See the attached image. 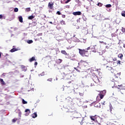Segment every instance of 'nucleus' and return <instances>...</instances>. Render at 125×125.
<instances>
[{
	"instance_id": "obj_4",
	"label": "nucleus",
	"mask_w": 125,
	"mask_h": 125,
	"mask_svg": "<svg viewBox=\"0 0 125 125\" xmlns=\"http://www.w3.org/2000/svg\"><path fill=\"white\" fill-rule=\"evenodd\" d=\"M121 76V73H114V75L112 77L111 81L112 82H118V78Z\"/></svg>"
},
{
	"instance_id": "obj_54",
	"label": "nucleus",
	"mask_w": 125,
	"mask_h": 125,
	"mask_svg": "<svg viewBox=\"0 0 125 125\" xmlns=\"http://www.w3.org/2000/svg\"><path fill=\"white\" fill-rule=\"evenodd\" d=\"M68 83H71V82H68Z\"/></svg>"
},
{
	"instance_id": "obj_42",
	"label": "nucleus",
	"mask_w": 125,
	"mask_h": 125,
	"mask_svg": "<svg viewBox=\"0 0 125 125\" xmlns=\"http://www.w3.org/2000/svg\"><path fill=\"white\" fill-rule=\"evenodd\" d=\"M34 65H35V67H36V66H37V65H38V62H35V63H34Z\"/></svg>"
},
{
	"instance_id": "obj_8",
	"label": "nucleus",
	"mask_w": 125,
	"mask_h": 125,
	"mask_svg": "<svg viewBox=\"0 0 125 125\" xmlns=\"http://www.w3.org/2000/svg\"><path fill=\"white\" fill-rule=\"evenodd\" d=\"M97 118H98V116H97V115L90 116L91 120L92 121H93V122H95V121H97Z\"/></svg>"
},
{
	"instance_id": "obj_50",
	"label": "nucleus",
	"mask_w": 125,
	"mask_h": 125,
	"mask_svg": "<svg viewBox=\"0 0 125 125\" xmlns=\"http://www.w3.org/2000/svg\"><path fill=\"white\" fill-rule=\"evenodd\" d=\"M123 47L125 48V44H124Z\"/></svg>"
},
{
	"instance_id": "obj_58",
	"label": "nucleus",
	"mask_w": 125,
	"mask_h": 125,
	"mask_svg": "<svg viewBox=\"0 0 125 125\" xmlns=\"http://www.w3.org/2000/svg\"><path fill=\"white\" fill-rule=\"evenodd\" d=\"M13 47H14V46H13Z\"/></svg>"
},
{
	"instance_id": "obj_52",
	"label": "nucleus",
	"mask_w": 125,
	"mask_h": 125,
	"mask_svg": "<svg viewBox=\"0 0 125 125\" xmlns=\"http://www.w3.org/2000/svg\"><path fill=\"white\" fill-rule=\"evenodd\" d=\"M34 18V16H32V19H33Z\"/></svg>"
},
{
	"instance_id": "obj_41",
	"label": "nucleus",
	"mask_w": 125,
	"mask_h": 125,
	"mask_svg": "<svg viewBox=\"0 0 125 125\" xmlns=\"http://www.w3.org/2000/svg\"><path fill=\"white\" fill-rule=\"evenodd\" d=\"M28 19H29V20H32V16L28 17Z\"/></svg>"
},
{
	"instance_id": "obj_16",
	"label": "nucleus",
	"mask_w": 125,
	"mask_h": 125,
	"mask_svg": "<svg viewBox=\"0 0 125 125\" xmlns=\"http://www.w3.org/2000/svg\"><path fill=\"white\" fill-rule=\"evenodd\" d=\"M61 53H62V54H64V55H68V53H67L65 50H62Z\"/></svg>"
},
{
	"instance_id": "obj_7",
	"label": "nucleus",
	"mask_w": 125,
	"mask_h": 125,
	"mask_svg": "<svg viewBox=\"0 0 125 125\" xmlns=\"http://www.w3.org/2000/svg\"><path fill=\"white\" fill-rule=\"evenodd\" d=\"M117 88L118 89H120V90L122 89L125 90V84H122L121 85H118Z\"/></svg>"
},
{
	"instance_id": "obj_3",
	"label": "nucleus",
	"mask_w": 125,
	"mask_h": 125,
	"mask_svg": "<svg viewBox=\"0 0 125 125\" xmlns=\"http://www.w3.org/2000/svg\"><path fill=\"white\" fill-rule=\"evenodd\" d=\"M91 78L95 83H98L99 82V79H98V77H97V76H96V75H95V73H92L91 75Z\"/></svg>"
},
{
	"instance_id": "obj_56",
	"label": "nucleus",
	"mask_w": 125,
	"mask_h": 125,
	"mask_svg": "<svg viewBox=\"0 0 125 125\" xmlns=\"http://www.w3.org/2000/svg\"><path fill=\"white\" fill-rule=\"evenodd\" d=\"M34 24H37V23H36V22H34Z\"/></svg>"
},
{
	"instance_id": "obj_2",
	"label": "nucleus",
	"mask_w": 125,
	"mask_h": 125,
	"mask_svg": "<svg viewBox=\"0 0 125 125\" xmlns=\"http://www.w3.org/2000/svg\"><path fill=\"white\" fill-rule=\"evenodd\" d=\"M74 110H75V108L73 106H71V108H68V112H70L71 113L73 112V116L74 118L78 119L80 116V113L76 111H74Z\"/></svg>"
},
{
	"instance_id": "obj_31",
	"label": "nucleus",
	"mask_w": 125,
	"mask_h": 125,
	"mask_svg": "<svg viewBox=\"0 0 125 125\" xmlns=\"http://www.w3.org/2000/svg\"><path fill=\"white\" fill-rule=\"evenodd\" d=\"M27 43H32V40H28L27 41Z\"/></svg>"
},
{
	"instance_id": "obj_35",
	"label": "nucleus",
	"mask_w": 125,
	"mask_h": 125,
	"mask_svg": "<svg viewBox=\"0 0 125 125\" xmlns=\"http://www.w3.org/2000/svg\"><path fill=\"white\" fill-rule=\"evenodd\" d=\"M48 82H52V78H49L47 80Z\"/></svg>"
},
{
	"instance_id": "obj_47",
	"label": "nucleus",
	"mask_w": 125,
	"mask_h": 125,
	"mask_svg": "<svg viewBox=\"0 0 125 125\" xmlns=\"http://www.w3.org/2000/svg\"><path fill=\"white\" fill-rule=\"evenodd\" d=\"M30 62H32V58H30L29 60Z\"/></svg>"
},
{
	"instance_id": "obj_1",
	"label": "nucleus",
	"mask_w": 125,
	"mask_h": 125,
	"mask_svg": "<svg viewBox=\"0 0 125 125\" xmlns=\"http://www.w3.org/2000/svg\"><path fill=\"white\" fill-rule=\"evenodd\" d=\"M90 49V47H88L86 49H78V50H79V54L81 56H83V57H88L89 56V52H88V50Z\"/></svg>"
},
{
	"instance_id": "obj_59",
	"label": "nucleus",
	"mask_w": 125,
	"mask_h": 125,
	"mask_svg": "<svg viewBox=\"0 0 125 125\" xmlns=\"http://www.w3.org/2000/svg\"><path fill=\"white\" fill-rule=\"evenodd\" d=\"M32 42H33V41H32Z\"/></svg>"
},
{
	"instance_id": "obj_39",
	"label": "nucleus",
	"mask_w": 125,
	"mask_h": 125,
	"mask_svg": "<svg viewBox=\"0 0 125 125\" xmlns=\"http://www.w3.org/2000/svg\"><path fill=\"white\" fill-rule=\"evenodd\" d=\"M80 96H83V93H79Z\"/></svg>"
},
{
	"instance_id": "obj_15",
	"label": "nucleus",
	"mask_w": 125,
	"mask_h": 125,
	"mask_svg": "<svg viewBox=\"0 0 125 125\" xmlns=\"http://www.w3.org/2000/svg\"><path fill=\"white\" fill-rule=\"evenodd\" d=\"M112 69L113 68L112 67L109 66H107L106 68L107 71H111Z\"/></svg>"
},
{
	"instance_id": "obj_21",
	"label": "nucleus",
	"mask_w": 125,
	"mask_h": 125,
	"mask_svg": "<svg viewBox=\"0 0 125 125\" xmlns=\"http://www.w3.org/2000/svg\"><path fill=\"white\" fill-rule=\"evenodd\" d=\"M61 25H66V22H65V21L62 20L60 22Z\"/></svg>"
},
{
	"instance_id": "obj_40",
	"label": "nucleus",
	"mask_w": 125,
	"mask_h": 125,
	"mask_svg": "<svg viewBox=\"0 0 125 125\" xmlns=\"http://www.w3.org/2000/svg\"><path fill=\"white\" fill-rule=\"evenodd\" d=\"M62 18H66V15H62Z\"/></svg>"
},
{
	"instance_id": "obj_6",
	"label": "nucleus",
	"mask_w": 125,
	"mask_h": 125,
	"mask_svg": "<svg viewBox=\"0 0 125 125\" xmlns=\"http://www.w3.org/2000/svg\"><path fill=\"white\" fill-rule=\"evenodd\" d=\"M104 93H106V90H104L100 93L99 97H100L101 99H103V97H104V95H105Z\"/></svg>"
},
{
	"instance_id": "obj_30",
	"label": "nucleus",
	"mask_w": 125,
	"mask_h": 125,
	"mask_svg": "<svg viewBox=\"0 0 125 125\" xmlns=\"http://www.w3.org/2000/svg\"><path fill=\"white\" fill-rule=\"evenodd\" d=\"M15 12H18V8H16L14 9Z\"/></svg>"
},
{
	"instance_id": "obj_51",
	"label": "nucleus",
	"mask_w": 125,
	"mask_h": 125,
	"mask_svg": "<svg viewBox=\"0 0 125 125\" xmlns=\"http://www.w3.org/2000/svg\"><path fill=\"white\" fill-rule=\"evenodd\" d=\"M1 57V54L0 53V58Z\"/></svg>"
},
{
	"instance_id": "obj_17",
	"label": "nucleus",
	"mask_w": 125,
	"mask_h": 125,
	"mask_svg": "<svg viewBox=\"0 0 125 125\" xmlns=\"http://www.w3.org/2000/svg\"><path fill=\"white\" fill-rule=\"evenodd\" d=\"M18 49L17 48H13L10 51V52H15V51H17Z\"/></svg>"
},
{
	"instance_id": "obj_49",
	"label": "nucleus",
	"mask_w": 125,
	"mask_h": 125,
	"mask_svg": "<svg viewBox=\"0 0 125 125\" xmlns=\"http://www.w3.org/2000/svg\"><path fill=\"white\" fill-rule=\"evenodd\" d=\"M49 23H50V24H53V23L52 22V21H50V22H49Z\"/></svg>"
},
{
	"instance_id": "obj_37",
	"label": "nucleus",
	"mask_w": 125,
	"mask_h": 125,
	"mask_svg": "<svg viewBox=\"0 0 125 125\" xmlns=\"http://www.w3.org/2000/svg\"><path fill=\"white\" fill-rule=\"evenodd\" d=\"M71 0H67L65 2V3H68V2H70V1H71Z\"/></svg>"
},
{
	"instance_id": "obj_38",
	"label": "nucleus",
	"mask_w": 125,
	"mask_h": 125,
	"mask_svg": "<svg viewBox=\"0 0 125 125\" xmlns=\"http://www.w3.org/2000/svg\"><path fill=\"white\" fill-rule=\"evenodd\" d=\"M67 91H71V89H70V87H67Z\"/></svg>"
},
{
	"instance_id": "obj_10",
	"label": "nucleus",
	"mask_w": 125,
	"mask_h": 125,
	"mask_svg": "<svg viewBox=\"0 0 125 125\" xmlns=\"http://www.w3.org/2000/svg\"><path fill=\"white\" fill-rule=\"evenodd\" d=\"M113 110V106H112V104H109V111L111 114H112V115H116V113L115 112H112V111Z\"/></svg>"
},
{
	"instance_id": "obj_12",
	"label": "nucleus",
	"mask_w": 125,
	"mask_h": 125,
	"mask_svg": "<svg viewBox=\"0 0 125 125\" xmlns=\"http://www.w3.org/2000/svg\"><path fill=\"white\" fill-rule=\"evenodd\" d=\"M74 69L77 71L79 73H80V72H83V70L81 69V68L79 67H74Z\"/></svg>"
},
{
	"instance_id": "obj_53",
	"label": "nucleus",
	"mask_w": 125,
	"mask_h": 125,
	"mask_svg": "<svg viewBox=\"0 0 125 125\" xmlns=\"http://www.w3.org/2000/svg\"><path fill=\"white\" fill-rule=\"evenodd\" d=\"M32 90H34V88H32Z\"/></svg>"
},
{
	"instance_id": "obj_18",
	"label": "nucleus",
	"mask_w": 125,
	"mask_h": 125,
	"mask_svg": "<svg viewBox=\"0 0 125 125\" xmlns=\"http://www.w3.org/2000/svg\"><path fill=\"white\" fill-rule=\"evenodd\" d=\"M0 83H1V84H3L4 85L5 84V83L4 82V81H3V79H0Z\"/></svg>"
},
{
	"instance_id": "obj_24",
	"label": "nucleus",
	"mask_w": 125,
	"mask_h": 125,
	"mask_svg": "<svg viewBox=\"0 0 125 125\" xmlns=\"http://www.w3.org/2000/svg\"><path fill=\"white\" fill-rule=\"evenodd\" d=\"M105 7H106V8H108L109 7H112V5H111L110 4H108L105 5Z\"/></svg>"
},
{
	"instance_id": "obj_55",
	"label": "nucleus",
	"mask_w": 125,
	"mask_h": 125,
	"mask_svg": "<svg viewBox=\"0 0 125 125\" xmlns=\"http://www.w3.org/2000/svg\"><path fill=\"white\" fill-rule=\"evenodd\" d=\"M98 97H99V96H98L97 97V98H98Z\"/></svg>"
},
{
	"instance_id": "obj_27",
	"label": "nucleus",
	"mask_w": 125,
	"mask_h": 125,
	"mask_svg": "<svg viewBox=\"0 0 125 125\" xmlns=\"http://www.w3.org/2000/svg\"><path fill=\"white\" fill-rule=\"evenodd\" d=\"M26 11L27 12H29V11H31V8H26Z\"/></svg>"
},
{
	"instance_id": "obj_45",
	"label": "nucleus",
	"mask_w": 125,
	"mask_h": 125,
	"mask_svg": "<svg viewBox=\"0 0 125 125\" xmlns=\"http://www.w3.org/2000/svg\"><path fill=\"white\" fill-rule=\"evenodd\" d=\"M102 105H105V102H102Z\"/></svg>"
},
{
	"instance_id": "obj_25",
	"label": "nucleus",
	"mask_w": 125,
	"mask_h": 125,
	"mask_svg": "<svg viewBox=\"0 0 125 125\" xmlns=\"http://www.w3.org/2000/svg\"><path fill=\"white\" fill-rule=\"evenodd\" d=\"M18 121V118H16V119H14L12 120V122L13 123H16V121Z\"/></svg>"
},
{
	"instance_id": "obj_22",
	"label": "nucleus",
	"mask_w": 125,
	"mask_h": 125,
	"mask_svg": "<svg viewBox=\"0 0 125 125\" xmlns=\"http://www.w3.org/2000/svg\"><path fill=\"white\" fill-rule=\"evenodd\" d=\"M121 15L122 16H123V17H125V11H123L121 12Z\"/></svg>"
},
{
	"instance_id": "obj_36",
	"label": "nucleus",
	"mask_w": 125,
	"mask_h": 125,
	"mask_svg": "<svg viewBox=\"0 0 125 125\" xmlns=\"http://www.w3.org/2000/svg\"><path fill=\"white\" fill-rule=\"evenodd\" d=\"M94 85H95V84L94 83H91L90 86H94Z\"/></svg>"
},
{
	"instance_id": "obj_32",
	"label": "nucleus",
	"mask_w": 125,
	"mask_h": 125,
	"mask_svg": "<svg viewBox=\"0 0 125 125\" xmlns=\"http://www.w3.org/2000/svg\"><path fill=\"white\" fill-rule=\"evenodd\" d=\"M56 14H58V15H61V13L60 11H57Z\"/></svg>"
},
{
	"instance_id": "obj_9",
	"label": "nucleus",
	"mask_w": 125,
	"mask_h": 125,
	"mask_svg": "<svg viewBox=\"0 0 125 125\" xmlns=\"http://www.w3.org/2000/svg\"><path fill=\"white\" fill-rule=\"evenodd\" d=\"M54 5V4L53 3V2H49L48 3V6L49 7V8H50V9H53V5Z\"/></svg>"
},
{
	"instance_id": "obj_43",
	"label": "nucleus",
	"mask_w": 125,
	"mask_h": 125,
	"mask_svg": "<svg viewBox=\"0 0 125 125\" xmlns=\"http://www.w3.org/2000/svg\"><path fill=\"white\" fill-rule=\"evenodd\" d=\"M113 61H117V58H114V59H113Z\"/></svg>"
},
{
	"instance_id": "obj_5",
	"label": "nucleus",
	"mask_w": 125,
	"mask_h": 125,
	"mask_svg": "<svg viewBox=\"0 0 125 125\" xmlns=\"http://www.w3.org/2000/svg\"><path fill=\"white\" fill-rule=\"evenodd\" d=\"M78 65L81 67H86L88 65L87 62L81 60L80 62H79Z\"/></svg>"
},
{
	"instance_id": "obj_46",
	"label": "nucleus",
	"mask_w": 125,
	"mask_h": 125,
	"mask_svg": "<svg viewBox=\"0 0 125 125\" xmlns=\"http://www.w3.org/2000/svg\"><path fill=\"white\" fill-rule=\"evenodd\" d=\"M99 42H100L101 43H104V42L100 41Z\"/></svg>"
},
{
	"instance_id": "obj_19",
	"label": "nucleus",
	"mask_w": 125,
	"mask_h": 125,
	"mask_svg": "<svg viewBox=\"0 0 125 125\" xmlns=\"http://www.w3.org/2000/svg\"><path fill=\"white\" fill-rule=\"evenodd\" d=\"M19 19L20 22H21V23H22V22H23V18H22V16H20L19 18Z\"/></svg>"
},
{
	"instance_id": "obj_48",
	"label": "nucleus",
	"mask_w": 125,
	"mask_h": 125,
	"mask_svg": "<svg viewBox=\"0 0 125 125\" xmlns=\"http://www.w3.org/2000/svg\"><path fill=\"white\" fill-rule=\"evenodd\" d=\"M21 68H22V69H24V68H26V67H25V66H21Z\"/></svg>"
},
{
	"instance_id": "obj_23",
	"label": "nucleus",
	"mask_w": 125,
	"mask_h": 125,
	"mask_svg": "<svg viewBox=\"0 0 125 125\" xmlns=\"http://www.w3.org/2000/svg\"><path fill=\"white\" fill-rule=\"evenodd\" d=\"M97 5H98V6H99L100 7H101V6H102V5H103V4L102 3H100L99 2Z\"/></svg>"
},
{
	"instance_id": "obj_29",
	"label": "nucleus",
	"mask_w": 125,
	"mask_h": 125,
	"mask_svg": "<svg viewBox=\"0 0 125 125\" xmlns=\"http://www.w3.org/2000/svg\"><path fill=\"white\" fill-rule=\"evenodd\" d=\"M39 76H41L42 77V76H44V72H42L41 74H39Z\"/></svg>"
},
{
	"instance_id": "obj_57",
	"label": "nucleus",
	"mask_w": 125,
	"mask_h": 125,
	"mask_svg": "<svg viewBox=\"0 0 125 125\" xmlns=\"http://www.w3.org/2000/svg\"><path fill=\"white\" fill-rule=\"evenodd\" d=\"M91 1H92L93 0H90Z\"/></svg>"
},
{
	"instance_id": "obj_20",
	"label": "nucleus",
	"mask_w": 125,
	"mask_h": 125,
	"mask_svg": "<svg viewBox=\"0 0 125 125\" xmlns=\"http://www.w3.org/2000/svg\"><path fill=\"white\" fill-rule=\"evenodd\" d=\"M118 57H119V58H121L122 59L123 58V57H124V55H123V54H119L118 56Z\"/></svg>"
},
{
	"instance_id": "obj_13",
	"label": "nucleus",
	"mask_w": 125,
	"mask_h": 125,
	"mask_svg": "<svg viewBox=\"0 0 125 125\" xmlns=\"http://www.w3.org/2000/svg\"><path fill=\"white\" fill-rule=\"evenodd\" d=\"M37 117H38L37 112H34L33 114H32V118H33V119L37 118Z\"/></svg>"
},
{
	"instance_id": "obj_11",
	"label": "nucleus",
	"mask_w": 125,
	"mask_h": 125,
	"mask_svg": "<svg viewBox=\"0 0 125 125\" xmlns=\"http://www.w3.org/2000/svg\"><path fill=\"white\" fill-rule=\"evenodd\" d=\"M73 15L77 16V15H82V12L80 11L75 12L73 13Z\"/></svg>"
},
{
	"instance_id": "obj_34",
	"label": "nucleus",
	"mask_w": 125,
	"mask_h": 125,
	"mask_svg": "<svg viewBox=\"0 0 125 125\" xmlns=\"http://www.w3.org/2000/svg\"><path fill=\"white\" fill-rule=\"evenodd\" d=\"M117 62L118 65L121 64V61H117Z\"/></svg>"
},
{
	"instance_id": "obj_33",
	"label": "nucleus",
	"mask_w": 125,
	"mask_h": 125,
	"mask_svg": "<svg viewBox=\"0 0 125 125\" xmlns=\"http://www.w3.org/2000/svg\"><path fill=\"white\" fill-rule=\"evenodd\" d=\"M32 61H36V59H35V57H32Z\"/></svg>"
},
{
	"instance_id": "obj_26",
	"label": "nucleus",
	"mask_w": 125,
	"mask_h": 125,
	"mask_svg": "<svg viewBox=\"0 0 125 125\" xmlns=\"http://www.w3.org/2000/svg\"><path fill=\"white\" fill-rule=\"evenodd\" d=\"M62 61H63V60L59 59L58 60V63H59V64H60V63H62Z\"/></svg>"
},
{
	"instance_id": "obj_44",
	"label": "nucleus",
	"mask_w": 125,
	"mask_h": 125,
	"mask_svg": "<svg viewBox=\"0 0 125 125\" xmlns=\"http://www.w3.org/2000/svg\"><path fill=\"white\" fill-rule=\"evenodd\" d=\"M0 19H2V15H0Z\"/></svg>"
},
{
	"instance_id": "obj_28",
	"label": "nucleus",
	"mask_w": 125,
	"mask_h": 125,
	"mask_svg": "<svg viewBox=\"0 0 125 125\" xmlns=\"http://www.w3.org/2000/svg\"><path fill=\"white\" fill-rule=\"evenodd\" d=\"M22 104H27V102H26V101L24 100V99H22Z\"/></svg>"
},
{
	"instance_id": "obj_14",
	"label": "nucleus",
	"mask_w": 125,
	"mask_h": 125,
	"mask_svg": "<svg viewBox=\"0 0 125 125\" xmlns=\"http://www.w3.org/2000/svg\"><path fill=\"white\" fill-rule=\"evenodd\" d=\"M25 113H27L26 114V116H28V115H29V114L30 113H31V111H30V109H25Z\"/></svg>"
}]
</instances>
